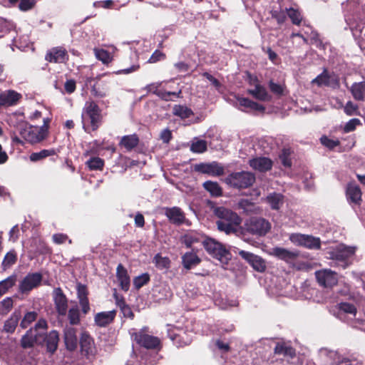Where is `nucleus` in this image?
I'll list each match as a JSON object with an SVG mask.
<instances>
[{
    "instance_id": "obj_1",
    "label": "nucleus",
    "mask_w": 365,
    "mask_h": 365,
    "mask_svg": "<svg viewBox=\"0 0 365 365\" xmlns=\"http://www.w3.org/2000/svg\"><path fill=\"white\" fill-rule=\"evenodd\" d=\"M357 248L341 243L330 246L326 251V257L331 260L332 266L346 269L354 261Z\"/></svg>"
},
{
    "instance_id": "obj_2",
    "label": "nucleus",
    "mask_w": 365,
    "mask_h": 365,
    "mask_svg": "<svg viewBox=\"0 0 365 365\" xmlns=\"http://www.w3.org/2000/svg\"><path fill=\"white\" fill-rule=\"evenodd\" d=\"M214 213L218 218L216 224L219 230L226 234L237 231V227L242 220L237 213L224 207L215 208Z\"/></svg>"
},
{
    "instance_id": "obj_3",
    "label": "nucleus",
    "mask_w": 365,
    "mask_h": 365,
    "mask_svg": "<svg viewBox=\"0 0 365 365\" xmlns=\"http://www.w3.org/2000/svg\"><path fill=\"white\" fill-rule=\"evenodd\" d=\"M102 119L101 110L93 101H86L82 112V123L85 131L89 133L90 127L96 130L101 125Z\"/></svg>"
},
{
    "instance_id": "obj_4",
    "label": "nucleus",
    "mask_w": 365,
    "mask_h": 365,
    "mask_svg": "<svg viewBox=\"0 0 365 365\" xmlns=\"http://www.w3.org/2000/svg\"><path fill=\"white\" fill-rule=\"evenodd\" d=\"M48 123L49 120L44 118L43 125L41 127L24 124L19 128V134L24 140L31 144L40 143L47 135Z\"/></svg>"
},
{
    "instance_id": "obj_5",
    "label": "nucleus",
    "mask_w": 365,
    "mask_h": 365,
    "mask_svg": "<svg viewBox=\"0 0 365 365\" xmlns=\"http://www.w3.org/2000/svg\"><path fill=\"white\" fill-rule=\"evenodd\" d=\"M206 251L222 264H227L231 259L230 252L221 243L212 238H207L202 242Z\"/></svg>"
},
{
    "instance_id": "obj_6",
    "label": "nucleus",
    "mask_w": 365,
    "mask_h": 365,
    "mask_svg": "<svg viewBox=\"0 0 365 365\" xmlns=\"http://www.w3.org/2000/svg\"><path fill=\"white\" fill-rule=\"evenodd\" d=\"M255 181V175L246 171L232 173L226 178L228 185L237 188H247L252 185Z\"/></svg>"
},
{
    "instance_id": "obj_7",
    "label": "nucleus",
    "mask_w": 365,
    "mask_h": 365,
    "mask_svg": "<svg viewBox=\"0 0 365 365\" xmlns=\"http://www.w3.org/2000/svg\"><path fill=\"white\" fill-rule=\"evenodd\" d=\"M43 276L39 272L27 274L19 282V291L21 294H29L31 290L38 287L42 282Z\"/></svg>"
},
{
    "instance_id": "obj_8",
    "label": "nucleus",
    "mask_w": 365,
    "mask_h": 365,
    "mask_svg": "<svg viewBox=\"0 0 365 365\" xmlns=\"http://www.w3.org/2000/svg\"><path fill=\"white\" fill-rule=\"evenodd\" d=\"M246 230L254 235H264L270 229L269 222L259 217H252L245 225Z\"/></svg>"
},
{
    "instance_id": "obj_9",
    "label": "nucleus",
    "mask_w": 365,
    "mask_h": 365,
    "mask_svg": "<svg viewBox=\"0 0 365 365\" xmlns=\"http://www.w3.org/2000/svg\"><path fill=\"white\" fill-rule=\"evenodd\" d=\"M135 339L138 344L148 349H155L157 351L160 349V339L156 336L145 334L144 329L135 334Z\"/></svg>"
},
{
    "instance_id": "obj_10",
    "label": "nucleus",
    "mask_w": 365,
    "mask_h": 365,
    "mask_svg": "<svg viewBox=\"0 0 365 365\" xmlns=\"http://www.w3.org/2000/svg\"><path fill=\"white\" fill-rule=\"evenodd\" d=\"M99 77L96 78L88 77L86 79L85 83L87 86L91 87V93L96 98H104L107 96L108 91V83L105 81H99Z\"/></svg>"
},
{
    "instance_id": "obj_11",
    "label": "nucleus",
    "mask_w": 365,
    "mask_h": 365,
    "mask_svg": "<svg viewBox=\"0 0 365 365\" xmlns=\"http://www.w3.org/2000/svg\"><path fill=\"white\" fill-rule=\"evenodd\" d=\"M319 285L324 287H331L338 282L337 274L331 269H322L315 272Z\"/></svg>"
},
{
    "instance_id": "obj_12",
    "label": "nucleus",
    "mask_w": 365,
    "mask_h": 365,
    "mask_svg": "<svg viewBox=\"0 0 365 365\" xmlns=\"http://www.w3.org/2000/svg\"><path fill=\"white\" fill-rule=\"evenodd\" d=\"M238 254L242 259L247 262L255 270L259 272H262L265 270L266 262L261 257L244 250L239 251Z\"/></svg>"
},
{
    "instance_id": "obj_13",
    "label": "nucleus",
    "mask_w": 365,
    "mask_h": 365,
    "mask_svg": "<svg viewBox=\"0 0 365 365\" xmlns=\"http://www.w3.org/2000/svg\"><path fill=\"white\" fill-rule=\"evenodd\" d=\"M195 170L212 176H220L224 173V168L217 162L213 161L209 163H199L195 165Z\"/></svg>"
},
{
    "instance_id": "obj_14",
    "label": "nucleus",
    "mask_w": 365,
    "mask_h": 365,
    "mask_svg": "<svg viewBox=\"0 0 365 365\" xmlns=\"http://www.w3.org/2000/svg\"><path fill=\"white\" fill-rule=\"evenodd\" d=\"M271 255L287 263H292L299 257V252L296 250L275 247L272 249Z\"/></svg>"
},
{
    "instance_id": "obj_15",
    "label": "nucleus",
    "mask_w": 365,
    "mask_h": 365,
    "mask_svg": "<svg viewBox=\"0 0 365 365\" xmlns=\"http://www.w3.org/2000/svg\"><path fill=\"white\" fill-rule=\"evenodd\" d=\"M45 59L51 63H62L67 61L68 55L65 48L56 46L47 51Z\"/></svg>"
},
{
    "instance_id": "obj_16",
    "label": "nucleus",
    "mask_w": 365,
    "mask_h": 365,
    "mask_svg": "<svg viewBox=\"0 0 365 365\" xmlns=\"http://www.w3.org/2000/svg\"><path fill=\"white\" fill-rule=\"evenodd\" d=\"M81 351L88 358L94 356L96 348L93 338L87 333L83 332L80 338Z\"/></svg>"
},
{
    "instance_id": "obj_17",
    "label": "nucleus",
    "mask_w": 365,
    "mask_h": 365,
    "mask_svg": "<svg viewBox=\"0 0 365 365\" xmlns=\"http://www.w3.org/2000/svg\"><path fill=\"white\" fill-rule=\"evenodd\" d=\"M167 331L170 339L177 346L187 345L190 342V339H184V334H185V333L181 329L177 328L174 326L168 325Z\"/></svg>"
},
{
    "instance_id": "obj_18",
    "label": "nucleus",
    "mask_w": 365,
    "mask_h": 365,
    "mask_svg": "<svg viewBox=\"0 0 365 365\" xmlns=\"http://www.w3.org/2000/svg\"><path fill=\"white\" fill-rule=\"evenodd\" d=\"M250 166L255 170L264 173L272 167V161L266 157H257L249 160Z\"/></svg>"
},
{
    "instance_id": "obj_19",
    "label": "nucleus",
    "mask_w": 365,
    "mask_h": 365,
    "mask_svg": "<svg viewBox=\"0 0 365 365\" xmlns=\"http://www.w3.org/2000/svg\"><path fill=\"white\" fill-rule=\"evenodd\" d=\"M311 83L318 86H335L339 85L337 78L334 75H330L326 70L314 78Z\"/></svg>"
},
{
    "instance_id": "obj_20",
    "label": "nucleus",
    "mask_w": 365,
    "mask_h": 365,
    "mask_svg": "<svg viewBox=\"0 0 365 365\" xmlns=\"http://www.w3.org/2000/svg\"><path fill=\"white\" fill-rule=\"evenodd\" d=\"M165 215L168 220L175 225H182L185 220L183 211L178 207H165Z\"/></svg>"
},
{
    "instance_id": "obj_21",
    "label": "nucleus",
    "mask_w": 365,
    "mask_h": 365,
    "mask_svg": "<svg viewBox=\"0 0 365 365\" xmlns=\"http://www.w3.org/2000/svg\"><path fill=\"white\" fill-rule=\"evenodd\" d=\"M53 300L58 313L60 315H65L68 309V303L61 288H56L53 290Z\"/></svg>"
},
{
    "instance_id": "obj_22",
    "label": "nucleus",
    "mask_w": 365,
    "mask_h": 365,
    "mask_svg": "<svg viewBox=\"0 0 365 365\" xmlns=\"http://www.w3.org/2000/svg\"><path fill=\"white\" fill-rule=\"evenodd\" d=\"M163 82L152 83L149 87L155 86L156 90L153 91V93L157 95L161 99L169 101H173V98H181L182 97V90L179 88L177 91H167L164 89H160V87L162 86Z\"/></svg>"
},
{
    "instance_id": "obj_23",
    "label": "nucleus",
    "mask_w": 365,
    "mask_h": 365,
    "mask_svg": "<svg viewBox=\"0 0 365 365\" xmlns=\"http://www.w3.org/2000/svg\"><path fill=\"white\" fill-rule=\"evenodd\" d=\"M21 98V95L12 90L0 91V106L15 105Z\"/></svg>"
},
{
    "instance_id": "obj_24",
    "label": "nucleus",
    "mask_w": 365,
    "mask_h": 365,
    "mask_svg": "<svg viewBox=\"0 0 365 365\" xmlns=\"http://www.w3.org/2000/svg\"><path fill=\"white\" fill-rule=\"evenodd\" d=\"M36 4V0H7L4 6L8 8H17L19 11L26 12L32 10Z\"/></svg>"
},
{
    "instance_id": "obj_25",
    "label": "nucleus",
    "mask_w": 365,
    "mask_h": 365,
    "mask_svg": "<svg viewBox=\"0 0 365 365\" xmlns=\"http://www.w3.org/2000/svg\"><path fill=\"white\" fill-rule=\"evenodd\" d=\"M116 277L121 289L125 292L128 291L130 285V278L127 269L121 264H119L117 267Z\"/></svg>"
},
{
    "instance_id": "obj_26",
    "label": "nucleus",
    "mask_w": 365,
    "mask_h": 365,
    "mask_svg": "<svg viewBox=\"0 0 365 365\" xmlns=\"http://www.w3.org/2000/svg\"><path fill=\"white\" fill-rule=\"evenodd\" d=\"M77 297L83 314H87L90 310V305L88 299V290L84 284L78 283L76 285Z\"/></svg>"
},
{
    "instance_id": "obj_27",
    "label": "nucleus",
    "mask_w": 365,
    "mask_h": 365,
    "mask_svg": "<svg viewBox=\"0 0 365 365\" xmlns=\"http://www.w3.org/2000/svg\"><path fill=\"white\" fill-rule=\"evenodd\" d=\"M64 342L67 349L73 351L76 349L78 339L76 329L73 327H66L64 329Z\"/></svg>"
},
{
    "instance_id": "obj_28",
    "label": "nucleus",
    "mask_w": 365,
    "mask_h": 365,
    "mask_svg": "<svg viewBox=\"0 0 365 365\" xmlns=\"http://www.w3.org/2000/svg\"><path fill=\"white\" fill-rule=\"evenodd\" d=\"M116 315L115 310L108 312H101L95 315L94 320L96 325L104 327L110 324L115 319Z\"/></svg>"
},
{
    "instance_id": "obj_29",
    "label": "nucleus",
    "mask_w": 365,
    "mask_h": 365,
    "mask_svg": "<svg viewBox=\"0 0 365 365\" xmlns=\"http://www.w3.org/2000/svg\"><path fill=\"white\" fill-rule=\"evenodd\" d=\"M34 329H29L22 336L21 343L24 348H29L34 346L35 343H41L42 335L40 334H34Z\"/></svg>"
},
{
    "instance_id": "obj_30",
    "label": "nucleus",
    "mask_w": 365,
    "mask_h": 365,
    "mask_svg": "<svg viewBox=\"0 0 365 365\" xmlns=\"http://www.w3.org/2000/svg\"><path fill=\"white\" fill-rule=\"evenodd\" d=\"M42 340L45 341L47 351L53 354L57 349L59 341V334L56 331L53 330L47 335H43V339H41V341Z\"/></svg>"
},
{
    "instance_id": "obj_31",
    "label": "nucleus",
    "mask_w": 365,
    "mask_h": 365,
    "mask_svg": "<svg viewBox=\"0 0 365 365\" xmlns=\"http://www.w3.org/2000/svg\"><path fill=\"white\" fill-rule=\"evenodd\" d=\"M346 197L350 203L358 205L361 201V192L358 185L349 183L346 187Z\"/></svg>"
},
{
    "instance_id": "obj_32",
    "label": "nucleus",
    "mask_w": 365,
    "mask_h": 365,
    "mask_svg": "<svg viewBox=\"0 0 365 365\" xmlns=\"http://www.w3.org/2000/svg\"><path fill=\"white\" fill-rule=\"evenodd\" d=\"M247 93L257 100L261 101H269L272 99V96L262 85H257L255 88H249Z\"/></svg>"
},
{
    "instance_id": "obj_33",
    "label": "nucleus",
    "mask_w": 365,
    "mask_h": 365,
    "mask_svg": "<svg viewBox=\"0 0 365 365\" xmlns=\"http://www.w3.org/2000/svg\"><path fill=\"white\" fill-rule=\"evenodd\" d=\"M353 98L358 101L365 100V81L354 83L350 88Z\"/></svg>"
},
{
    "instance_id": "obj_34",
    "label": "nucleus",
    "mask_w": 365,
    "mask_h": 365,
    "mask_svg": "<svg viewBox=\"0 0 365 365\" xmlns=\"http://www.w3.org/2000/svg\"><path fill=\"white\" fill-rule=\"evenodd\" d=\"M200 262V259L195 253L192 252H187L185 253L182 257V265L187 269H190L191 268L199 264Z\"/></svg>"
},
{
    "instance_id": "obj_35",
    "label": "nucleus",
    "mask_w": 365,
    "mask_h": 365,
    "mask_svg": "<svg viewBox=\"0 0 365 365\" xmlns=\"http://www.w3.org/2000/svg\"><path fill=\"white\" fill-rule=\"evenodd\" d=\"M21 316L19 311L14 312L11 317L5 322L4 331L7 333H13L17 327Z\"/></svg>"
},
{
    "instance_id": "obj_36",
    "label": "nucleus",
    "mask_w": 365,
    "mask_h": 365,
    "mask_svg": "<svg viewBox=\"0 0 365 365\" xmlns=\"http://www.w3.org/2000/svg\"><path fill=\"white\" fill-rule=\"evenodd\" d=\"M266 202L272 210H279L284 203V196L281 193L272 192L266 197Z\"/></svg>"
},
{
    "instance_id": "obj_37",
    "label": "nucleus",
    "mask_w": 365,
    "mask_h": 365,
    "mask_svg": "<svg viewBox=\"0 0 365 365\" xmlns=\"http://www.w3.org/2000/svg\"><path fill=\"white\" fill-rule=\"evenodd\" d=\"M139 142L138 137L133 134L125 135L121 138L120 144L124 147L127 150L130 151L137 146Z\"/></svg>"
},
{
    "instance_id": "obj_38",
    "label": "nucleus",
    "mask_w": 365,
    "mask_h": 365,
    "mask_svg": "<svg viewBox=\"0 0 365 365\" xmlns=\"http://www.w3.org/2000/svg\"><path fill=\"white\" fill-rule=\"evenodd\" d=\"M274 353L292 358L295 356V350L289 345L284 343L277 344L274 348Z\"/></svg>"
},
{
    "instance_id": "obj_39",
    "label": "nucleus",
    "mask_w": 365,
    "mask_h": 365,
    "mask_svg": "<svg viewBox=\"0 0 365 365\" xmlns=\"http://www.w3.org/2000/svg\"><path fill=\"white\" fill-rule=\"evenodd\" d=\"M238 103L240 106L250 108L253 110H264V108L263 106L252 101V100L247 98H241L238 99Z\"/></svg>"
},
{
    "instance_id": "obj_40",
    "label": "nucleus",
    "mask_w": 365,
    "mask_h": 365,
    "mask_svg": "<svg viewBox=\"0 0 365 365\" xmlns=\"http://www.w3.org/2000/svg\"><path fill=\"white\" fill-rule=\"evenodd\" d=\"M203 187L212 196L217 197L222 195V189L219 184L216 182L207 180L203 183Z\"/></svg>"
},
{
    "instance_id": "obj_41",
    "label": "nucleus",
    "mask_w": 365,
    "mask_h": 365,
    "mask_svg": "<svg viewBox=\"0 0 365 365\" xmlns=\"http://www.w3.org/2000/svg\"><path fill=\"white\" fill-rule=\"evenodd\" d=\"M93 51L96 58L104 64H108L113 60V57L110 53L105 49L94 48Z\"/></svg>"
},
{
    "instance_id": "obj_42",
    "label": "nucleus",
    "mask_w": 365,
    "mask_h": 365,
    "mask_svg": "<svg viewBox=\"0 0 365 365\" xmlns=\"http://www.w3.org/2000/svg\"><path fill=\"white\" fill-rule=\"evenodd\" d=\"M86 165L91 170H102L104 167V160L99 157H91Z\"/></svg>"
},
{
    "instance_id": "obj_43",
    "label": "nucleus",
    "mask_w": 365,
    "mask_h": 365,
    "mask_svg": "<svg viewBox=\"0 0 365 365\" xmlns=\"http://www.w3.org/2000/svg\"><path fill=\"white\" fill-rule=\"evenodd\" d=\"M57 152L54 149L42 150L40 152L33 153L30 155V160L36 162L41 160L46 157L56 155Z\"/></svg>"
},
{
    "instance_id": "obj_44",
    "label": "nucleus",
    "mask_w": 365,
    "mask_h": 365,
    "mask_svg": "<svg viewBox=\"0 0 365 365\" xmlns=\"http://www.w3.org/2000/svg\"><path fill=\"white\" fill-rule=\"evenodd\" d=\"M339 311L341 314L344 313L349 315L351 317H355L356 314V308L349 302H341L338 304Z\"/></svg>"
},
{
    "instance_id": "obj_45",
    "label": "nucleus",
    "mask_w": 365,
    "mask_h": 365,
    "mask_svg": "<svg viewBox=\"0 0 365 365\" xmlns=\"http://www.w3.org/2000/svg\"><path fill=\"white\" fill-rule=\"evenodd\" d=\"M321 241L319 237H315L312 235H305L302 247L308 249H319Z\"/></svg>"
},
{
    "instance_id": "obj_46",
    "label": "nucleus",
    "mask_w": 365,
    "mask_h": 365,
    "mask_svg": "<svg viewBox=\"0 0 365 365\" xmlns=\"http://www.w3.org/2000/svg\"><path fill=\"white\" fill-rule=\"evenodd\" d=\"M173 113L181 118H187L193 114L190 108L181 105H175L173 107Z\"/></svg>"
},
{
    "instance_id": "obj_47",
    "label": "nucleus",
    "mask_w": 365,
    "mask_h": 365,
    "mask_svg": "<svg viewBox=\"0 0 365 365\" xmlns=\"http://www.w3.org/2000/svg\"><path fill=\"white\" fill-rule=\"evenodd\" d=\"M207 144L205 140L195 139L192 142L190 150L196 153H202L207 150Z\"/></svg>"
},
{
    "instance_id": "obj_48",
    "label": "nucleus",
    "mask_w": 365,
    "mask_h": 365,
    "mask_svg": "<svg viewBox=\"0 0 365 365\" xmlns=\"http://www.w3.org/2000/svg\"><path fill=\"white\" fill-rule=\"evenodd\" d=\"M116 299V304L118 307L120 309L122 314L124 317H128L130 319L133 318V313L131 311L130 308L125 304L123 299H120L118 296L115 295Z\"/></svg>"
},
{
    "instance_id": "obj_49",
    "label": "nucleus",
    "mask_w": 365,
    "mask_h": 365,
    "mask_svg": "<svg viewBox=\"0 0 365 365\" xmlns=\"http://www.w3.org/2000/svg\"><path fill=\"white\" fill-rule=\"evenodd\" d=\"M156 267L159 269H167L170 266V261L167 257H162L160 254H157L153 259Z\"/></svg>"
},
{
    "instance_id": "obj_50",
    "label": "nucleus",
    "mask_w": 365,
    "mask_h": 365,
    "mask_svg": "<svg viewBox=\"0 0 365 365\" xmlns=\"http://www.w3.org/2000/svg\"><path fill=\"white\" fill-rule=\"evenodd\" d=\"M287 14L292 22L295 25H299L302 21V16L298 9L294 8L287 9Z\"/></svg>"
},
{
    "instance_id": "obj_51",
    "label": "nucleus",
    "mask_w": 365,
    "mask_h": 365,
    "mask_svg": "<svg viewBox=\"0 0 365 365\" xmlns=\"http://www.w3.org/2000/svg\"><path fill=\"white\" fill-rule=\"evenodd\" d=\"M150 281V275L148 273H143L133 279V285L136 289H139Z\"/></svg>"
},
{
    "instance_id": "obj_52",
    "label": "nucleus",
    "mask_w": 365,
    "mask_h": 365,
    "mask_svg": "<svg viewBox=\"0 0 365 365\" xmlns=\"http://www.w3.org/2000/svg\"><path fill=\"white\" fill-rule=\"evenodd\" d=\"M15 277H9L0 282V295L5 294L15 284Z\"/></svg>"
},
{
    "instance_id": "obj_53",
    "label": "nucleus",
    "mask_w": 365,
    "mask_h": 365,
    "mask_svg": "<svg viewBox=\"0 0 365 365\" xmlns=\"http://www.w3.org/2000/svg\"><path fill=\"white\" fill-rule=\"evenodd\" d=\"M13 307V300L10 297H6L0 302V314L5 315L8 314Z\"/></svg>"
},
{
    "instance_id": "obj_54",
    "label": "nucleus",
    "mask_w": 365,
    "mask_h": 365,
    "mask_svg": "<svg viewBox=\"0 0 365 365\" xmlns=\"http://www.w3.org/2000/svg\"><path fill=\"white\" fill-rule=\"evenodd\" d=\"M342 8L347 12L354 13L357 11L359 6V0H347L342 3Z\"/></svg>"
},
{
    "instance_id": "obj_55",
    "label": "nucleus",
    "mask_w": 365,
    "mask_h": 365,
    "mask_svg": "<svg viewBox=\"0 0 365 365\" xmlns=\"http://www.w3.org/2000/svg\"><path fill=\"white\" fill-rule=\"evenodd\" d=\"M16 255L14 251L9 252L5 255L4 260L2 262V267L4 269H6L11 267L16 262Z\"/></svg>"
},
{
    "instance_id": "obj_56",
    "label": "nucleus",
    "mask_w": 365,
    "mask_h": 365,
    "mask_svg": "<svg viewBox=\"0 0 365 365\" xmlns=\"http://www.w3.org/2000/svg\"><path fill=\"white\" fill-rule=\"evenodd\" d=\"M36 316L37 314L35 312H27L21 322L20 327L22 329H26L31 322L36 320Z\"/></svg>"
},
{
    "instance_id": "obj_57",
    "label": "nucleus",
    "mask_w": 365,
    "mask_h": 365,
    "mask_svg": "<svg viewBox=\"0 0 365 365\" xmlns=\"http://www.w3.org/2000/svg\"><path fill=\"white\" fill-rule=\"evenodd\" d=\"M321 143L325 147L333 149L339 145V140L337 139H331L326 135H323L320 138Z\"/></svg>"
},
{
    "instance_id": "obj_58",
    "label": "nucleus",
    "mask_w": 365,
    "mask_h": 365,
    "mask_svg": "<svg viewBox=\"0 0 365 365\" xmlns=\"http://www.w3.org/2000/svg\"><path fill=\"white\" fill-rule=\"evenodd\" d=\"M361 125V121L358 118H352L349 120L344 127V133H349L356 129V128Z\"/></svg>"
},
{
    "instance_id": "obj_59",
    "label": "nucleus",
    "mask_w": 365,
    "mask_h": 365,
    "mask_svg": "<svg viewBox=\"0 0 365 365\" xmlns=\"http://www.w3.org/2000/svg\"><path fill=\"white\" fill-rule=\"evenodd\" d=\"M47 328V323L46 321L44 319H40L38 321V322L35 324V327L34 328H31L30 329H34V334H40L42 335V337L44 335V331Z\"/></svg>"
},
{
    "instance_id": "obj_60",
    "label": "nucleus",
    "mask_w": 365,
    "mask_h": 365,
    "mask_svg": "<svg viewBox=\"0 0 365 365\" xmlns=\"http://www.w3.org/2000/svg\"><path fill=\"white\" fill-rule=\"evenodd\" d=\"M68 319L72 324H77L79 322V312L77 307H73L68 311Z\"/></svg>"
},
{
    "instance_id": "obj_61",
    "label": "nucleus",
    "mask_w": 365,
    "mask_h": 365,
    "mask_svg": "<svg viewBox=\"0 0 365 365\" xmlns=\"http://www.w3.org/2000/svg\"><path fill=\"white\" fill-rule=\"evenodd\" d=\"M305 235L300 233H292L289 235V239L295 245L302 246Z\"/></svg>"
},
{
    "instance_id": "obj_62",
    "label": "nucleus",
    "mask_w": 365,
    "mask_h": 365,
    "mask_svg": "<svg viewBox=\"0 0 365 365\" xmlns=\"http://www.w3.org/2000/svg\"><path fill=\"white\" fill-rule=\"evenodd\" d=\"M198 241V238L195 234L188 233L184 235L182 242L187 247H190L192 244Z\"/></svg>"
},
{
    "instance_id": "obj_63",
    "label": "nucleus",
    "mask_w": 365,
    "mask_h": 365,
    "mask_svg": "<svg viewBox=\"0 0 365 365\" xmlns=\"http://www.w3.org/2000/svg\"><path fill=\"white\" fill-rule=\"evenodd\" d=\"M358 106L354 104L353 102L351 101H348L345 106H344V113L347 115H354L355 114L357 113V111H358Z\"/></svg>"
},
{
    "instance_id": "obj_64",
    "label": "nucleus",
    "mask_w": 365,
    "mask_h": 365,
    "mask_svg": "<svg viewBox=\"0 0 365 365\" xmlns=\"http://www.w3.org/2000/svg\"><path fill=\"white\" fill-rule=\"evenodd\" d=\"M269 88L275 95L282 96L283 94V87L280 84L274 83L272 81L269 82Z\"/></svg>"
}]
</instances>
